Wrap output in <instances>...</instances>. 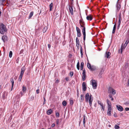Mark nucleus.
<instances>
[{
    "label": "nucleus",
    "instance_id": "obj_1",
    "mask_svg": "<svg viewBox=\"0 0 129 129\" xmlns=\"http://www.w3.org/2000/svg\"><path fill=\"white\" fill-rule=\"evenodd\" d=\"M81 27H83L82 29V32L83 35V40H85L86 37L85 28V24L83 20L80 19L79 21Z\"/></svg>",
    "mask_w": 129,
    "mask_h": 129
},
{
    "label": "nucleus",
    "instance_id": "obj_2",
    "mask_svg": "<svg viewBox=\"0 0 129 129\" xmlns=\"http://www.w3.org/2000/svg\"><path fill=\"white\" fill-rule=\"evenodd\" d=\"M92 95L89 96L88 93L86 94L85 95V101L86 103L89 102V105L91 106L92 105V101L93 99L91 98Z\"/></svg>",
    "mask_w": 129,
    "mask_h": 129
},
{
    "label": "nucleus",
    "instance_id": "obj_3",
    "mask_svg": "<svg viewBox=\"0 0 129 129\" xmlns=\"http://www.w3.org/2000/svg\"><path fill=\"white\" fill-rule=\"evenodd\" d=\"M7 30L6 27L3 23L0 24V33L1 34H4Z\"/></svg>",
    "mask_w": 129,
    "mask_h": 129
},
{
    "label": "nucleus",
    "instance_id": "obj_4",
    "mask_svg": "<svg viewBox=\"0 0 129 129\" xmlns=\"http://www.w3.org/2000/svg\"><path fill=\"white\" fill-rule=\"evenodd\" d=\"M25 69L24 66L23 67L21 68L19 78V80L20 81V82L21 80L22 76L25 71Z\"/></svg>",
    "mask_w": 129,
    "mask_h": 129
},
{
    "label": "nucleus",
    "instance_id": "obj_5",
    "mask_svg": "<svg viewBox=\"0 0 129 129\" xmlns=\"http://www.w3.org/2000/svg\"><path fill=\"white\" fill-rule=\"evenodd\" d=\"M121 7V2L117 1L115 5L116 11V13L119 11Z\"/></svg>",
    "mask_w": 129,
    "mask_h": 129
},
{
    "label": "nucleus",
    "instance_id": "obj_6",
    "mask_svg": "<svg viewBox=\"0 0 129 129\" xmlns=\"http://www.w3.org/2000/svg\"><path fill=\"white\" fill-rule=\"evenodd\" d=\"M91 81H92L91 83L93 88L94 89H96L97 86V84L96 81L93 80H91Z\"/></svg>",
    "mask_w": 129,
    "mask_h": 129
},
{
    "label": "nucleus",
    "instance_id": "obj_7",
    "mask_svg": "<svg viewBox=\"0 0 129 129\" xmlns=\"http://www.w3.org/2000/svg\"><path fill=\"white\" fill-rule=\"evenodd\" d=\"M129 42V40H127L125 44H124V45L125 46L124 47H123V46H122L120 48V50H121V54H122V50L124 49L125 47H126L127 44H128Z\"/></svg>",
    "mask_w": 129,
    "mask_h": 129
},
{
    "label": "nucleus",
    "instance_id": "obj_8",
    "mask_svg": "<svg viewBox=\"0 0 129 129\" xmlns=\"http://www.w3.org/2000/svg\"><path fill=\"white\" fill-rule=\"evenodd\" d=\"M87 66L88 68L91 71H93L95 70V68L93 66H91L89 63H87Z\"/></svg>",
    "mask_w": 129,
    "mask_h": 129
},
{
    "label": "nucleus",
    "instance_id": "obj_9",
    "mask_svg": "<svg viewBox=\"0 0 129 129\" xmlns=\"http://www.w3.org/2000/svg\"><path fill=\"white\" fill-rule=\"evenodd\" d=\"M69 8L70 12L72 15L73 14V9L72 5H69Z\"/></svg>",
    "mask_w": 129,
    "mask_h": 129
},
{
    "label": "nucleus",
    "instance_id": "obj_10",
    "mask_svg": "<svg viewBox=\"0 0 129 129\" xmlns=\"http://www.w3.org/2000/svg\"><path fill=\"white\" fill-rule=\"evenodd\" d=\"M82 88L83 90L84 91H85L86 90L87 87L86 86V84L84 82L83 83L82 85Z\"/></svg>",
    "mask_w": 129,
    "mask_h": 129
},
{
    "label": "nucleus",
    "instance_id": "obj_11",
    "mask_svg": "<svg viewBox=\"0 0 129 129\" xmlns=\"http://www.w3.org/2000/svg\"><path fill=\"white\" fill-rule=\"evenodd\" d=\"M118 110L120 111H122L123 110V109L122 107L119 105H117L116 106Z\"/></svg>",
    "mask_w": 129,
    "mask_h": 129
},
{
    "label": "nucleus",
    "instance_id": "obj_12",
    "mask_svg": "<svg viewBox=\"0 0 129 129\" xmlns=\"http://www.w3.org/2000/svg\"><path fill=\"white\" fill-rule=\"evenodd\" d=\"M85 73V70H83L82 73V79L83 81H84L85 79V78L86 77Z\"/></svg>",
    "mask_w": 129,
    "mask_h": 129
},
{
    "label": "nucleus",
    "instance_id": "obj_13",
    "mask_svg": "<svg viewBox=\"0 0 129 129\" xmlns=\"http://www.w3.org/2000/svg\"><path fill=\"white\" fill-rule=\"evenodd\" d=\"M86 19L88 20L91 21L92 20V18L90 15H89L87 16Z\"/></svg>",
    "mask_w": 129,
    "mask_h": 129
},
{
    "label": "nucleus",
    "instance_id": "obj_14",
    "mask_svg": "<svg viewBox=\"0 0 129 129\" xmlns=\"http://www.w3.org/2000/svg\"><path fill=\"white\" fill-rule=\"evenodd\" d=\"M2 39L4 42H5L7 39V37L6 36H3L2 38Z\"/></svg>",
    "mask_w": 129,
    "mask_h": 129
},
{
    "label": "nucleus",
    "instance_id": "obj_15",
    "mask_svg": "<svg viewBox=\"0 0 129 129\" xmlns=\"http://www.w3.org/2000/svg\"><path fill=\"white\" fill-rule=\"evenodd\" d=\"M106 57H107V58H109L110 57V52H106Z\"/></svg>",
    "mask_w": 129,
    "mask_h": 129
},
{
    "label": "nucleus",
    "instance_id": "obj_16",
    "mask_svg": "<svg viewBox=\"0 0 129 129\" xmlns=\"http://www.w3.org/2000/svg\"><path fill=\"white\" fill-rule=\"evenodd\" d=\"M86 119H87V118L86 117V116H85L84 115L83 116V123L84 126H85V123Z\"/></svg>",
    "mask_w": 129,
    "mask_h": 129
},
{
    "label": "nucleus",
    "instance_id": "obj_17",
    "mask_svg": "<svg viewBox=\"0 0 129 129\" xmlns=\"http://www.w3.org/2000/svg\"><path fill=\"white\" fill-rule=\"evenodd\" d=\"M113 89L111 87H109L108 89V92L109 93H111Z\"/></svg>",
    "mask_w": 129,
    "mask_h": 129
},
{
    "label": "nucleus",
    "instance_id": "obj_18",
    "mask_svg": "<svg viewBox=\"0 0 129 129\" xmlns=\"http://www.w3.org/2000/svg\"><path fill=\"white\" fill-rule=\"evenodd\" d=\"M52 112V110L51 109L48 110L47 111V114L48 115L50 114Z\"/></svg>",
    "mask_w": 129,
    "mask_h": 129
},
{
    "label": "nucleus",
    "instance_id": "obj_19",
    "mask_svg": "<svg viewBox=\"0 0 129 129\" xmlns=\"http://www.w3.org/2000/svg\"><path fill=\"white\" fill-rule=\"evenodd\" d=\"M84 65V63L83 62H82L81 63L80 65V70H82L83 69Z\"/></svg>",
    "mask_w": 129,
    "mask_h": 129
},
{
    "label": "nucleus",
    "instance_id": "obj_20",
    "mask_svg": "<svg viewBox=\"0 0 129 129\" xmlns=\"http://www.w3.org/2000/svg\"><path fill=\"white\" fill-rule=\"evenodd\" d=\"M10 81L12 83V88L11 89V90H12L14 84V81L13 79H11L10 80Z\"/></svg>",
    "mask_w": 129,
    "mask_h": 129
},
{
    "label": "nucleus",
    "instance_id": "obj_21",
    "mask_svg": "<svg viewBox=\"0 0 129 129\" xmlns=\"http://www.w3.org/2000/svg\"><path fill=\"white\" fill-rule=\"evenodd\" d=\"M116 24H115L113 27V29L112 32V34H114L115 31V30L116 29Z\"/></svg>",
    "mask_w": 129,
    "mask_h": 129
},
{
    "label": "nucleus",
    "instance_id": "obj_22",
    "mask_svg": "<svg viewBox=\"0 0 129 129\" xmlns=\"http://www.w3.org/2000/svg\"><path fill=\"white\" fill-rule=\"evenodd\" d=\"M122 20H121L119 19L118 22V29L119 27L120 26L121 23V21Z\"/></svg>",
    "mask_w": 129,
    "mask_h": 129
},
{
    "label": "nucleus",
    "instance_id": "obj_23",
    "mask_svg": "<svg viewBox=\"0 0 129 129\" xmlns=\"http://www.w3.org/2000/svg\"><path fill=\"white\" fill-rule=\"evenodd\" d=\"M84 95L83 94H81L80 96V100L81 102H83L84 101Z\"/></svg>",
    "mask_w": 129,
    "mask_h": 129
},
{
    "label": "nucleus",
    "instance_id": "obj_24",
    "mask_svg": "<svg viewBox=\"0 0 129 129\" xmlns=\"http://www.w3.org/2000/svg\"><path fill=\"white\" fill-rule=\"evenodd\" d=\"M50 11H51L52 10L53 7V3H52L49 5Z\"/></svg>",
    "mask_w": 129,
    "mask_h": 129
},
{
    "label": "nucleus",
    "instance_id": "obj_25",
    "mask_svg": "<svg viewBox=\"0 0 129 129\" xmlns=\"http://www.w3.org/2000/svg\"><path fill=\"white\" fill-rule=\"evenodd\" d=\"M104 69H103V68H102L101 69L100 72V74L101 75H102L103 74V73L104 72Z\"/></svg>",
    "mask_w": 129,
    "mask_h": 129
},
{
    "label": "nucleus",
    "instance_id": "obj_26",
    "mask_svg": "<svg viewBox=\"0 0 129 129\" xmlns=\"http://www.w3.org/2000/svg\"><path fill=\"white\" fill-rule=\"evenodd\" d=\"M47 29V27L46 26L44 27L43 29V33H45L46 32Z\"/></svg>",
    "mask_w": 129,
    "mask_h": 129
},
{
    "label": "nucleus",
    "instance_id": "obj_27",
    "mask_svg": "<svg viewBox=\"0 0 129 129\" xmlns=\"http://www.w3.org/2000/svg\"><path fill=\"white\" fill-rule=\"evenodd\" d=\"M80 65H79V63L78 61V62L77 65V69L78 70H79L80 69Z\"/></svg>",
    "mask_w": 129,
    "mask_h": 129
},
{
    "label": "nucleus",
    "instance_id": "obj_28",
    "mask_svg": "<svg viewBox=\"0 0 129 129\" xmlns=\"http://www.w3.org/2000/svg\"><path fill=\"white\" fill-rule=\"evenodd\" d=\"M33 12H30V14L29 15V18L30 19L32 16H33Z\"/></svg>",
    "mask_w": 129,
    "mask_h": 129
},
{
    "label": "nucleus",
    "instance_id": "obj_29",
    "mask_svg": "<svg viewBox=\"0 0 129 129\" xmlns=\"http://www.w3.org/2000/svg\"><path fill=\"white\" fill-rule=\"evenodd\" d=\"M111 110L108 109L107 114L109 116L111 115Z\"/></svg>",
    "mask_w": 129,
    "mask_h": 129
},
{
    "label": "nucleus",
    "instance_id": "obj_30",
    "mask_svg": "<svg viewBox=\"0 0 129 129\" xmlns=\"http://www.w3.org/2000/svg\"><path fill=\"white\" fill-rule=\"evenodd\" d=\"M101 107V110H103V111H104L105 110L104 108L105 107H104V106L103 105V104L102 105H101V106H100Z\"/></svg>",
    "mask_w": 129,
    "mask_h": 129
},
{
    "label": "nucleus",
    "instance_id": "obj_31",
    "mask_svg": "<svg viewBox=\"0 0 129 129\" xmlns=\"http://www.w3.org/2000/svg\"><path fill=\"white\" fill-rule=\"evenodd\" d=\"M76 45L78 49H79L80 46L79 42H76Z\"/></svg>",
    "mask_w": 129,
    "mask_h": 129
},
{
    "label": "nucleus",
    "instance_id": "obj_32",
    "mask_svg": "<svg viewBox=\"0 0 129 129\" xmlns=\"http://www.w3.org/2000/svg\"><path fill=\"white\" fill-rule=\"evenodd\" d=\"M119 19L122 20L121 12H120L119 14Z\"/></svg>",
    "mask_w": 129,
    "mask_h": 129
},
{
    "label": "nucleus",
    "instance_id": "obj_33",
    "mask_svg": "<svg viewBox=\"0 0 129 129\" xmlns=\"http://www.w3.org/2000/svg\"><path fill=\"white\" fill-rule=\"evenodd\" d=\"M62 104L64 106H66L67 105V102L65 101H63L62 102Z\"/></svg>",
    "mask_w": 129,
    "mask_h": 129
},
{
    "label": "nucleus",
    "instance_id": "obj_34",
    "mask_svg": "<svg viewBox=\"0 0 129 129\" xmlns=\"http://www.w3.org/2000/svg\"><path fill=\"white\" fill-rule=\"evenodd\" d=\"M12 51H10L9 52V56L11 58L12 56Z\"/></svg>",
    "mask_w": 129,
    "mask_h": 129
},
{
    "label": "nucleus",
    "instance_id": "obj_35",
    "mask_svg": "<svg viewBox=\"0 0 129 129\" xmlns=\"http://www.w3.org/2000/svg\"><path fill=\"white\" fill-rule=\"evenodd\" d=\"M80 53L81 54V55L82 56L83 55V51H82V47L81 46V48L80 49Z\"/></svg>",
    "mask_w": 129,
    "mask_h": 129
},
{
    "label": "nucleus",
    "instance_id": "obj_36",
    "mask_svg": "<svg viewBox=\"0 0 129 129\" xmlns=\"http://www.w3.org/2000/svg\"><path fill=\"white\" fill-rule=\"evenodd\" d=\"M116 93V90H115L113 89L111 93H112V94L113 95L115 94Z\"/></svg>",
    "mask_w": 129,
    "mask_h": 129
},
{
    "label": "nucleus",
    "instance_id": "obj_37",
    "mask_svg": "<svg viewBox=\"0 0 129 129\" xmlns=\"http://www.w3.org/2000/svg\"><path fill=\"white\" fill-rule=\"evenodd\" d=\"M119 127L118 125H115L114 126V128L115 129H119Z\"/></svg>",
    "mask_w": 129,
    "mask_h": 129
},
{
    "label": "nucleus",
    "instance_id": "obj_38",
    "mask_svg": "<svg viewBox=\"0 0 129 129\" xmlns=\"http://www.w3.org/2000/svg\"><path fill=\"white\" fill-rule=\"evenodd\" d=\"M109 98H110L111 99V100L112 101H113V100H114V99H113V98L112 97V95L111 94H110L109 95Z\"/></svg>",
    "mask_w": 129,
    "mask_h": 129
},
{
    "label": "nucleus",
    "instance_id": "obj_39",
    "mask_svg": "<svg viewBox=\"0 0 129 129\" xmlns=\"http://www.w3.org/2000/svg\"><path fill=\"white\" fill-rule=\"evenodd\" d=\"M26 87L24 86H23V88H22V91L23 92H24L25 91H26Z\"/></svg>",
    "mask_w": 129,
    "mask_h": 129
},
{
    "label": "nucleus",
    "instance_id": "obj_40",
    "mask_svg": "<svg viewBox=\"0 0 129 129\" xmlns=\"http://www.w3.org/2000/svg\"><path fill=\"white\" fill-rule=\"evenodd\" d=\"M76 30L77 31V33L80 32V29L78 28L77 27H76Z\"/></svg>",
    "mask_w": 129,
    "mask_h": 129
},
{
    "label": "nucleus",
    "instance_id": "obj_41",
    "mask_svg": "<svg viewBox=\"0 0 129 129\" xmlns=\"http://www.w3.org/2000/svg\"><path fill=\"white\" fill-rule=\"evenodd\" d=\"M81 36V34L80 32L77 33V36L78 37H80Z\"/></svg>",
    "mask_w": 129,
    "mask_h": 129
},
{
    "label": "nucleus",
    "instance_id": "obj_42",
    "mask_svg": "<svg viewBox=\"0 0 129 129\" xmlns=\"http://www.w3.org/2000/svg\"><path fill=\"white\" fill-rule=\"evenodd\" d=\"M73 104V100H71L70 101V104L71 105H72Z\"/></svg>",
    "mask_w": 129,
    "mask_h": 129
},
{
    "label": "nucleus",
    "instance_id": "obj_43",
    "mask_svg": "<svg viewBox=\"0 0 129 129\" xmlns=\"http://www.w3.org/2000/svg\"><path fill=\"white\" fill-rule=\"evenodd\" d=\"M107 103L108 104H111V103L110 102V101L108 99H107Z\"/></svg>",
    "mask_w": 129,
    "mask_h": 129
},
{
    "label": "nucleus",
    "instance_id": "obj_44",
    "mask_svg": "<svg viewBox=\"0 0 129 129\" xmlns=\"http://www.w3.org/2000/svg\"><path fill=\"white\" fill-rule=\"evenodd\" d=\"M124 104L126 106H129V102L125 103Z\"/></svg>",
    "mask_w": 129,
    "mask_h": 129
},
{
    "label": "nucleus",
    "instance_id": "obj_45",
    "mask_svg": "<svg viewBox=\"0 0 129 129\" xmlns=\"http://www.w3.org/2000/svg\"><path fill=\"white\" fill-rule=\"evenodd\" d=\"M56 116L57 117H59V114L58 113H56Z\"/></svg>",
    "mask_w": 129,
    "mask_h": 129
},
{
    "label": "nucleus",
    "instance_id": "obj_46",
    "mask_svg": "<svg viewBox=\"0 0 129 129\" xmlns=\"http://www.w3.org/2000/svg\"><path fill=\"white\" fill-rule=\"evenodd\" d=\"M98 104H99L100 106L101 105H102L103 104V103H102L101 102H100L99 101H98Z\"/></svg>",
    "mask_w": 129,
    "mask_h": 129
},
{
    "label": "nucleus",
    "instance_id": "obj_47",
    "mask_svg": "<svg viewBox=\"0 0 129 129\" xmlns=\"http://www.w3.org/2000/svg\"><path fill=\"white\" fill-rule=\"evenodd\" d=\"M70 75L71 76V77H72V76L73 75V72H71L70 73Z\"/></svg>",
    "mask_w": 129,
    "mask_h": 129
},
{
    "label": "nucleus",
    "instance_id": "obj_48",
    "mask_svg": "<svg viewBox=\"0 0 129 129\" xmlns=\"http://www.w3.org/2000/svg\"><path fill=\"white\" fill-rule=\"evenodd\" d=\"M76 42H79V39L77 37L76 38Z\"/></svg>",
    "mask_w": 129,
    "mask_h": 129
},
{
    "label": "nucleus",
    "instance_id": "obj_49",
    "mask_svg": "<svg viewBox=\"0 0 129 129\" xmlns=\"http://www.w3.org/2000/svg\"><path fill=\"white\" fill-rule=\"evenodd\" d=\"M5 0H0V1L1 2L3 5V3L4 2Z\"/></svg>",
    "mask_w": 129,
    "mask_h": 129
},
{
    "label": "nucleus",
    "instance_id": "obj_50",
    "mask_svg": "<svg viewBox=\"0 0 129 129\" xmlns=\"http://www.w3.org/2000/svg\"><path fill=\"white\" fill-rule=\"evenodd\" d=\"M59 122V120L58 119H57L56 121V123L57 124H58Z\"/></svg>",
    "mask_w": 129,
    "mask_h": 129
},
{
    "label": "nucleus",
    "instance_id": "obj_51",
    "mask_svg": "<svg viewBox=\"0 0 129 129\" xmlns=\"http://www.w3.org/2000/svg\"><path fill=\"white\" fill-rule=\"evenodd\" d=\"M114 116L115 117H117V114H116L115 113L114 114Z\"/></svg>",
    "mask_w": 129,
    "mask_h": 129
},
{
    "label": "nucleus",
    "instance_id": "obj_52",
    "mask_svg": "<svg viewBox=\"0 0 129 129\" xmlns=\"http://www.w3.org/2000/svg\"><path fill=\"white\" fill-rule=\"evenodd\" d=\"M55 125V124L54 123L52 124L51 125V127H54Z\"/></svg>",
    "mask_w": 129,
    "mask_h": 129
},
{
    "label": "nucleus",
    "instance_id": "obj_53",
    "mask_svg": "<svg viewBox=\"0 0 129 129\" xmlns=\"http://www.w3.org/2000/svg\"><path fill=\"white\" fill-rule=\"evenodd\" d=\"M125 110L126 111H129V108H125Z\"/></svg>",
    "mask_w": 129,
    "mask_h": 129
},
{
    "label": "nucleus",
    "instance_id": "obj_54",
    "mask_svg": "<svg viewBox=\"0 0 129 129\" xmlns=\"http://www.w3.org/2000/svg\"><path fill=\"white\" fill-rule=\"evenodd\" d=\"M65 79L67 81H68L69 80V78L68 77H67Z\"/></svg>",
    "mask_w": 129,
    "mask_h": 129
},
{
    "label": "nucleus",
    "instance_id": "obj_55",
    "mask_svg": "<svg viewBox=\"0 0 129 129\" xmlns=\"http://www.w3.org/2000/svg\"><path fill=\"white\" fill-rule=\"evenodd\" d=\"M36 92H37V94H38L39 93V89H37L36 90Z\"/></svg>",
    "mask_w": 129,
    "mask_h": 129
},
{
    "label": "nucleus",
    "instance_id": "obj_56",
    "mask_svg": "<svg viewBox=\"0 0 129 129\" xmlns=\"http://www.w3.org/2000/svg\"><path fill=\"white\" fill-rule=\"evenodd\" d=\"M58 82H59V81L58 80H56L55 82V83H58Z\"/></svg>",
    "mask_w": 129,
    "mask_h": 129
},
{
    "label": "nucleus",
    "instance_id": "obj_57",
    "mask_svg": "<svg viewBox=\"0 0 129 129\" xmlns=\"http://www.w3.org/2000/svg\"><path fill=\"white\" fill-rule=\"evenodd\" d=\"M111 104H108V107H111Z\"/></svg>",
    "mask_w": 129,
    "mask_h": 129
},
{
    "label": "nucleus",
    "instance_id": "obj_58",
    "mask_svg": "<svg viewBox=\"0 0 129 129\" xmlns=\"http://www.w3.org/2000/svg\"><path fill=\"white\" fill-rule=\"evenodd\" d=\"M108 110H111L112 108H111V107H108Z\"/></svg>",
    "mask_w": 129,
    "mask_h": 129
},
{
    "label": "nucleus",
    "instance_id": "obj_59",
    "mask_svg": "<svg viewBox=\"0 0 129 129\" xmlns=\"http://www.w3.org/2000/svg\"><path fill=\"white\" fill-rule=\"evenodd\" d=\"M48 47L49 49H50V47H51V45L49 44H48Z\"/></svg>",
    "mask_w": 129,
    "mask_h": 129
},
{
    "label": "nucleus",
    "instance_id": "obj_60",
    "mask_svg": "<svg viewBox=\"0 0 129 129\" xmlns=\"http://www.w3.org/2000/svg\"><path fill=\"white\" fill-rule=\"evenodd\" d=\"M46 102V100L45 98H44V104Z\"/></svg>",
    "mask_w": 129,
    "mask_h": 129
},
{
    "label": "nucleus",
    "instance_id": "obj_61",
    "mask_svg": "<svg viewBox=\"0 0 129 129\" xmlns=\"http://www.w3.org/2000/svg\"><path fill=\"white\" fill-rule=\"evenodd\" d=\"M1 13H2L1 12V11H0V16L1 15Z\"/></svg>",
    "mask_w": 129,
    "mask_h": 129
},
{
    "label": "nucleus",
    "instance_id": "obj_62",
    "mask_svg": "<svg viewBox=\"0 0 129 129\" xmlns=\"http://www.w3.org/2000/svg\"><path fill=\"white\" fill-rule=\"evenodd\" d=\"M128 85L129 86V79H128Z\"/></svg>",
    "mask_w": 129,
    "mask_h": 129
},
{
    "label": "nucleus",
    "instance_id": "obj_63",
    "mask_svg": "<svg viewBox=\"0 0 129 129\" xmlns=\"http://www.w3.org/2000/svg\"><path fill=\"white\" fill-rule=\"evenodd\" d=\"M1 85H0V90L1 89Z\"/></svg>",
    "mask_w": 129,
    "mask_h": 129
},
{
    "label": "nucleus",
    "instance_id": "obj_64",
    "mask_svg": "<svg viewBox=\"0 0 129 129\" xmlns=\"http://www.w3.org/2000/svg\"><path fill=\"white\" fill-rule=\"evenodd\" d=\"M48 129H51V128H48Z\"/></svg>",
    "mask_w": 129,
    "mask_h": 129
}]
</instances>
